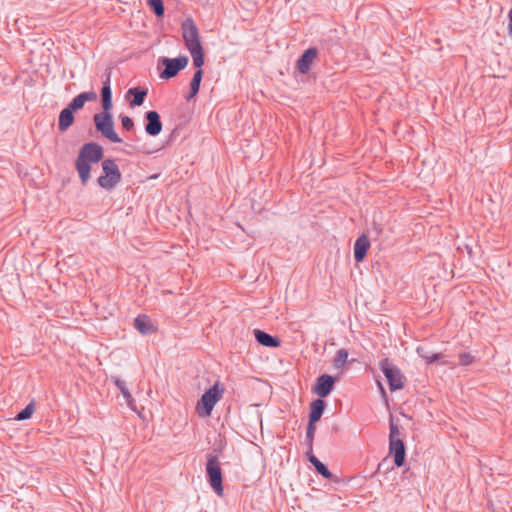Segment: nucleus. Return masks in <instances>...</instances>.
Instances as JSON below:
<instances>
[{
    "label": "nucleus",
    "mask_w": 512,
    "mask_h": 512,
    "mask_svg": "<svg viewBox=\"0 0 512 512\" xmlns=\"http://www.w3.org/2000/svg\"><path fill=\"white\" fill-rule=\"evenodd\" d=\"M104 155L101 145L96 142L85 143L79 150L75 160V168L78 172L82 185H86L90 180L91 164L98 163Z\"/></svg>",
    "instance_id": "obj_1"
},
{
    "label": "nucleus",
    "mask_w": 512,
    "mask_h": 512,
    "mask_svg": "<svg viewBox=\"0 0 512 512\" xmlns=\"http://www.w3.org/2000/svg\"><path fill=\"white\" fill-rule=\"evenodd\" d=\"M403 428L394 421L390 423L389 453L394 457V463L401 467L405 462V446L403 442Z\"/></svg>",
    "instance_id": "obj_2"
},
{
    "label": "nucleus",
    "mask_w": 512,
    "mask_h": 512,
    "mask_svg": "<svg viewBox=\"0 0 512 512\" xmlns=\"http://www.w3.org/2000/svg\"><path fill=\"white\" fill-rule=\"evenodd\" d=\"M93 121L96 130L106 139L113 143H122V139L115 132L114 120L111 110H103L94 114Z\"/></svg>",
    "instance_id": "obj_3"
},
{
    "label": "nucleus",
    "mask_w": 512,
    "mask_h": 512,
    "mask_svg": "<svg viewBox=\"0 0 512 512\" xmlns=\"http://www.w3.org/2000/svg\"><path fill=\"white\" fill-rule=\"evenodd\" d=\"M103 175L97 179L98 185L105 190H113L121 181L122 175L118 165L113 159L102 161Z\"/></svg>",
    "instance_id": "obj_4"
},
{
    "label": "nucleus",
    "mask_w": 512,
    "mask_h": 512,
    "mask_svg": "<svg viewBox=\"0 0 512 512\" xmlns=\"http://www.w3.org/2000/svg\"><path fill=\"white\" fill-rule=\"evenodd\" d=\"M380 369L385 375L391 391L400 390L404 387V376L401 370L389 358L380 362Z\"/></svg>",
    "instance_id": "obj_5"
},
{
    "label": "nucleus",
    "mask_w": 512,
    "mask_h": 512,
    "mask_svg": "<svg viewBox=\"0 0 512 512\" xmlns=\"http://www.w3.org/2000/svg\"><path fill=\"white\" fill-rule=\"evenodd\" d=\"M206 473L212 489L218 496L223 495L222 470L217 456L210 455L206 464Z\"/></svg>",
    "instance_id": "obj_6"
},
{
    "label": "nucleus",
    "mask_w": 512,
    "mask_h": 512,
    "mask_svg": "<svg viewBox=\"0 0 512 512\" xmlns=\"http://www.w3.org/2000/svg\"><path fill=\"white\" fill-rule=\"evenodd\" d=\"M223 393L224 389L220 386V383L217 381L201 396V399L197 404V409H202L203 413L209 416L215 404L221 399Z\"/></svg>",
    "instance_id": "obj_7"
},
{
    "label": "nucleus",
    "mask_w": 512,
    "mask_h": 512,
    "mask_svg": "<svg viewBox=\"0 0 512 512\" xmlns=\"http://www.w3.org/2000/svg\"><path fill=\"white\" fill-rule=\"evenodd\" d=\"M188 57L183 55L176 58L163 57L159 60V64L164 66V70L160 73V78L171 79L175 77L181 70L188 65Z\"/></svg>",
    "instance_id": "obj_8"
},
{
    "label": "nucleus",
    "mask_w": 512,
    "mask_h": 512,
    "mask_svg": "<svg viewBox=\"0 0 512 512\" xmlns=\"http://www.w3.org/2000/svg\"><path fill=\"white\" fill-rule=\"evenodd\" d=\"M181 30L188 51L202 47L199 30L192 18H187L182 22Z\"/></svg>",
    "instance_id": "obj_9"
},
{
    "label": "nucleus",
    "mask_w": 512,
    "mask_h": 512,
    "mask_svg": "<svg viewBox=\"0 0 512 512\" xmlns=\"http://www.w3.org/2000/svg\"><path fill=\"white\" fill-rule=\"evenodd\" d=\"M145 132L152 137L159 135L162 131V122L157 111H148L145 113Z\"/></svg>",
    "instance_id": "obj_10"
},
{
    "label": "nucleus",
    "mask_w": 512,
    "mask_h": 512,
    "mask_svg": "<svg viewBox=\"0 0 512 512\" xmlns=\"http://www.w3.org/2000/svg\"><path fill=\"white\" fill-rule=\"evenodd\" d=\"M318 55L316 47H310L305 50L296 62V68L301 74H306L311 68V64Z\"/></svg>",
    "instance_id": "obj_11"
},
{
    "label": "nucleus",
    "mask_w": 512,
    "mask_h": 512,
    "mask_svg": "<svg viewBox=\"0 0 512 512\" xmlns=\"http://www.w3.org/2000/svg\"><path fill=\"white\" fill-rule=\"evenodd\" d=\"M103 77H104L103 86L101 89L102 109L103 110H111L113 107L112 91H111V70L106 69Z\"/></svg>",
    "instance_id": "obj_12"
},
{
    "label": "nucleus",
    "mask_w": 512,
    "mask_h": 512,
    "mask_svg": "<svg viewBox=\"0 0 512 512\" xmlns=\"http://www.w3.org/2000/svg\"><path fill=\"white\" fill-rule=\"evenodd\" d=\"M334 382H335V379L332 376H330L328 374L321 375L317 379L315 389H314L315 393L320 398L326 397L332 391Z\"/></svg>",
    "instance_id": "obj_13"
},
{
    "label": "nucleus",
    "mask_w": 512,
    "mask_h": 512,
    "mask_svg": "<svg viewBox=\"0 0 512 512\" xmlns=\"http://www.w3.org/2000/svg\"><path fill=\"white\" fill-rule=\"evenodd\" d=\"M110 380L115 384V386L120 390V392L122 393L124 399H125V402L126 404L128 405V407L133 411V412H136L138 413V416H141L140 415V412H138L137 410V407H136V404H135V401L134 399L132 398V395L130 394L127 386H126V383L125 381H123L122 379H120L119 377L117 376H111Z\"/></svg>",
    "instance_id": "obj_14"
},
{
    "label": "nucleus",
    "mask_w": 512,
    "mask_h": 512,
    "mask_svg": "<svg viewBox=\"0 0 512 512\" xmlns=\"http://www.w3.org/2000/svg\"><path fill=\"white\" fill-rule=\"evenodd\" d=\"M370 247V241L366 235H361L354 243V259L357 263L364 260Z\"/></svg>",
    "instance_id": "obj_15"
},
{
    "label": "nucleus",
    "mask_w": 512,
    "mask_h": 512,
    "mask_svg": "<svg viewBox=\"0 0 512 512\" xmlns=\"http://www.w3.org/2000/svg\"><path fill=\"white\" fill-rule=\"evenodd\" d=\"M254 335L256 341L262 346L269 348H277L281 345V340L278 337L272 336L262 330L255 329Z\"/></svg>",
    "instance_id": "obj_16"
},
{
    "label": "nucleus",
    "mask_w": 512,
    "mask_h": 512,
    "mask_svg": "<svg viewBox=\"0 0 512 512\" xmlns=\"http://www.w3.org/2000/svg\"><path fill=\"white\" fill-rule=\"evenodd\" d=\"M97 99V93L94 91L82 92L77 95L72 101L68 104V108L73 112L81 109L85 102L87 101H95Z\"/></svg>",
    "instance_id": "obj_17"
},
{
    "label": "nucleus",
    "mask_w": 512,
    "mask_h": 512,
    "mask_svg": "<svg viewBox=\"0 0 512 512\" xmlns=\"http://www.w3.org/2000/svg\"><path fill=\"white\" fill-rule=\"evenodd\" d=\"M134 327L143 335H150L156 331V327L147 315H138L134 320Z\"/></svg>",
    "instance_id": "obj_18"
},
{
    "label": "nucleus",
    "mask_w": 512,
    "mask_h": 512,
    "mask_svg": "<svg viewBox=\"0 0 512 512\" xmlns=\"http://www.w3.org/2000/svg\"><path fill=\"white\" fill-rule=\"evenodd\" d=\"M73 111L68 107L64 108L59 115L58 129L60 132L67 131L74 122Z\"/></svg>",
    "instance_id": "obj_19"
},
{
    "label": "nucleus",
    "mask_w": 512,
    "mask_h": 512,
    "mask_svg": "<svg viewBox=\"0 0 512 512\" xmlns=\"http://www.w3.org/2000/svg\"><path fill=\"white\" fill-rule=\"evenodd\" d=\"M147 93H148L147 89H142L140 87L130 88L127 91V94L128 95H132L133 99L130 101L129 105L131 107L141 106L144 103V101H145Z\"/></svg>",
    "instance_id": "obj_20"
},
{
    "label": "nucleus",
    "mask_w": 512,
    "mask_h": 512,
    "mask_svg": "<svg viewBox=\"0 0 512 512\" xmlns=\"http://www.w3.org/2000/svg\"><path fill=\"white\" fill-rule=\"evenodd\" d=\"M202 77L203 70L197 69L190 82V93L186 96L187 100L192 99L199 92Z\"/></svg>",
    "instance_id": "obj_21"
},
{
    "label": "nucleus",
    "mask_w": 512,
    "mask_h": 512,
    "mask_svg": "<svg viewBox=\"0 0 512 512\" xmlns=\"http://www.w3.org/2000/svg\"><path fill=\"white\" fill-rule=\"evenodd\" d=\"M417 353L420 357H422L428 364H432L434 362H437L439 361L440 359L443 358V354L442 353H432V352H429L427 351L425 348L423 347H418L417 348Z\"/></svg>",
    "instance_id": "obj_22"
},
{
    "label": "nucleus",
    "mask_w": 512,
    "mask_h": 512,
    "mask_svg": "<svg viewBox=\"0 0 512 512\" xmlns=\"http://www.w3.org/2000/svg\"><path fill=\"white\" fill-rule=\"evenodd\" d=\"M347 362H348V351L344 348L339 349L336 352V355H335V358L333 361L334 368L337 370H342Z\"/></svg>",
    "instance_id": "obj_23"
},
{
    "label": "nucleus",
    "mask_w": 512,
    "mask_h": 512,
    "mask_svg": "<svg viewBox=\"0 0 512 512\" xmlns=\"http://www.w3.org/2000/svg\"><path fill=\"white\" fill-rule=\"evenodd\" d=\"M189 52H190L192 60H193V65L197 69H202V66L204 64V51H203V47L197 48V49H193V50H189Z\"/></svg>",
    "instance_id": "obj_24"
},
{
    "label": "nucleus",
    "mask_w": 512,
    "mask_h": 512,
    "mask_svg": "<svg viewBox=\"0 0 512 512\" xmlns=\"http://www.w3.org/2000/svg\"><path fill=\"white\" fill-rule=\"evenodd\" d=\"M325 405V401L320 398L312 401L310 404V413L308 416H322Z\"/></svg>",
    "instance_id": "obj_25"
},
{
    "label": "nucleus",
    "mask_w": 512,
    "mask_h": 512,
    "mask_svg": "<svg viewBox=\"0 0 512 512\" xmlns=\"http://www.w3.org/2000/svg\"><path fill=\"white\" fill-rule=\"evenodd\" d=\"M148 4L157 17L164 15L165 8L162 0H148Z\"/></svg>",
    "instance_id": "obj_26"
},
{
    "label": "nucleus",
    "mask_w": 512,
    "mask_h": 512,
    "mask_svg": "<svg viewBox=\"0 0 512 512\" xmlns=\"http://www.w3.org/2000/svg\"><path fill=\"white\" fill-rule=\"evenodd\" d=\"M475 361V357L470 353L459 354V363L462 366H468Z\"/></svg>",
    "instance_id": "obj_27"
},
{
    "label": "nucleus",
    "mask_w": 512,
    "mask_h": 512,
    "mask_svg": "<svg viewBox=\"0 0 512 512\" xmlns=\"http://www.w3.org/2000/svg\"><path fill=\"white\" fill-rule=\"evenodd\" d=\"M319 419L320 418H310V422H309V425L307 428V439H308L310 445L312 444V441H313V436H314V432H315V423Z\"/></svg>",
    "instance_id": "obj_28"
},
{
    "label": "nucleus",
    "mask_w": 512,
    "mask_h": 512,
    "mask_svg": "<svg viewBox=\"0 0 512 512\" xmlns=\"http://www.w3.org/2000/svg\"><path fill=\"white\" fill-rule=\"evenodd\" d=\"M123 129L131 131L134 128V121L129 116H120Z\"/></svg>",
    "instance_id": "obj_29"
},
{
    "label": "nucleus",
    "mask_w": 512,
    "mask_h": 512,
    "mask_svg": "<svg viewBox=\"0 0 512 512\" xmlns=\"http://www.w3.org/2000/svg\"><path fill=\"white\" fill-rule=\"evenodd\" d=\"M35 412V404L34 402H30L24 409L17 412L16 416H32Z\"/></svg>",
    "instance_id": "obj_30"
},
{
    "label": "nucleus",
    "mask_w": 512,
    "mask_h": 512,
    "mask_svg": "<svg viewBox=\"0 0 512 512\" xmlns=\"http://www.w3.org/2000/svg\"><path fill=\"white\" fill-rule=\"evenodd\" d=\"M315 469L319 474H321L323 477L329 479L332 477V473L328 470V468L320 461L315 466Z\"/></svg>",
    "instance_id": "obj_31"
},
{
    "label": "nucleus",
    "mask_w": 512,
    "mask_h": 512,
    "mask_svg": "<svg viewBox=\"0 0 512 512\" xmlns=\"http://www.w3.org/2000/svg\"><path fill=\"white\" fill-rule=\"evenodd\" d=\"M508 32L510 35H512V9L509 12Z\"/></svg>",
    "instance_id": "obj_32"
},
{
    "label": "nucleus",
    "mask_w": 512,
    "mask_h": 512,
    "mask_svg": "<svg viewBox=\"0 0 512 512\" xmlns=\"http://www.w3.org/2000/svg\"><path fill=\"white\" fill-rule=\"evenodd\" d=\"M309 461L314 465V467L320 462L314 455L309 456Z\"/></svg>",
    "instance_id": "obj_33"
}]
</instances>
